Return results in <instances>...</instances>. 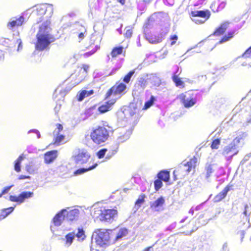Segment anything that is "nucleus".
Returning a JSON list of instances; mask_svg holds the SVG:
<instances>
[{"instance_id":"obj_1","label":"nucleus","mask_w":251,"mask_h":251,"mask_svg":"<svg viewBox=\"0 0 251 251\" xmlns=\"http://www.w3.org/2000/svg\"><path fill=\"white\" fill-rule=\"evenodd\" d=\"M50 22L47 20L39 27V31L36 35L37 39L35 45L36 49L38 50H43L55 40L53 35L50 33L51 28Z\"/></svg>"},{"instance_id":"obj_2","label":"nucleus","mask_w":251,"mask_h":251,"mask_svg":"<svg viewBox=\"0 0 251 251\" xmlns=\"http://www.w3.org/2000/svg\"><path fill=\"white\" fill-rule=\"evenodd\" d=\"M112 231L105 229H97L93 233L91 246V251H100L110 245Z\"/></svg>"},{"instance_id":"obj_3","label":"nucleus","mask_w":251,"mask_h":251,"mask_svg":"<svg viewBox=\"0 0 251 251\" xmlns=\"http://www.w3.org/2000/svg\"><path fill=\"white\" fill-rule=\"evenodd\" d=\"M247 136V134L246 133L241 132L233 139L230 144L224 148L222 154L226 157V160H231L233 156L237 154L239 145L240 143L243 144L244 140Z\"/></svg>"},{"instance_id":"obj_4","label":"nucleus","mask_w":251,"mask_h":251,"mask_svg":"<svg viewBox=\"0 0 251 251\" xmlns=\"http://www.w3.org/2000/svg\"><path fill=\"white\" fill-rule=\"evenodd\" d=\"M117 216V211L115 209L99 208L95 210L93 216L99 217L100 220L106 222L111 223Z\"/></svg>"},{"instance_id":"obj_5","label":"nucleus","mask_w":251,"mask_h":251,"mask_svg":"<svg viewBox=\"0 0 251 251\" xmlns=\"http://www.w3.org/2000/svg\"><path fill=\"white\" fill-rule=\"evenodd\" d=\"M109 136L108 130L102 126H99L94 129L90 135L92 141L98 145L104 143L108 139Z\"/></svg>"},{"instance_id":"obj_6","label":"nucleus","mask_w":251,"mask_h":251,"mask_svg":"<svg viewBox=\"0 0 251 251\" xmlns=\"http://www.w3.org/2000/svg\"><path fill=\"white\" fill-rule=\"evenodd\" d=\"M178 98L186 108L193 106L196 103L197 100L196 94L193 91L180 94Z\"/></svg>"},{"instance_id":"obj_7","label":"nucleus","mask_w":251,"mask_h":251,"mask_svg":"<svg viewBox=\"0 0 251 251\" xmlns=\"http://www.w3.org/2000/svg\"><path fill=\"white\" fill-rule=\"evenodd\" d=\"M197 158L194 156L188 162H182L178 168L174 171V174L181 173L183 175H187L196 166Z\"/></svg>"},{"instance_id":"obj_8","label":"nucleus","mask_w":251,"mask_h":251,"mask_svg":"<svg viewBox=\"0 0 251 251\" xmlns=\"http://www.w3.org/2000/svg\"><path fill=\"white\" fill-rule=\"evenodd\" d=\"M102 37L101 35L97 34L96 33H93L92 35L91 38V44L89 47V49H92V50L88 52H86L84 54V56L88 57L93 54L98 50L100 48V43Z\"/></svg>"},{"instance_id":"obj_9","label":"nucleus","mask_w":251,"mask_h":251,"mask_svg":"<svg viewBox=\"0 0 251 251\" xmlns=\"http://www.w3.org/2000/svg\"><path fill=\"white\" fill-rule=\"evenodd\" d=\"M73 157L77 164H82L88 162L90 155L85 149H76L74 152Z\"/></svg>"},{"instance_id":"obj_10","label":"nucleus","mask_w":251,"mask_h":251,"mask_svg":"<svg viewBox=\"0 0 251 251\" xmlns=\"http://www.w3.org/2000/svg\"><path fill=\"white\" fill-rule=\"evenodd\" d=\"M53 11L52 5L44 4L37 6L33 13L41 17L46 14L47 17H50L53 14Z\"/></svg>"},{"instance_id":"obj_11","label":"nucleus","mask_w":251,"mask_h":251,"mask_svg":"<svg viewBox=\"0 0 251 251\" xmlns=\"http://www.w3.org/2000/svg\"><path fill=\"white\" fill-rule=\"evenodd\" d=\"M34 193L29 191H24L21 192L18 196L11 195L9 200L12 202H17L19 203L24 202L25 200L31 198L33 197Z\"/></svg>"},{"instance_id":"obj_12","label":"nucleus","mask_w":251,"mask_h":251,"mask_svg":"<svg viewBox=\"0 0 251 251\" xmlns=\"http://www.w3.org/2000/svg\"><path fill=\"white\" fill-rule=\"evenodd\" d=\"M118 131L120 135L118 137L117 141L119 144H121L129 139L132 133V129L130 128L126 129L124 127H122L118 128Z\"/></svg>"},{"instance_id":"obj_13","label":"nucleus","mask_w":251,"mask_h":251,"mask_svg":"<svg viewBox=\"0 0 251 251\" xmlns=\"http://www.w3.org/2000/svg\"><path fill=\"white\" fill-rule=\"evenodd\" d=\"M126 88V86L124 83H120L116 87H112L106 93V98L110 97L113 95L114 96L122 93Z\"/></svg>"},{"instance_id":"obj_14","label":"nucleus","mask_w":251,"mask_h":251,"mask_svg":"<svg viewBox=\"0 0 251 251\" xmlns=\"http://www.w3.org/2000/svg\"><path fill=\"white\" fill-rule=\"evenodd\" d=\"M25 18L23 16L18 18L13 17L10 19L7 24V27L9 29H12L13 28L22 25Z\"/></svg>"},{"instance_id":"obj_15","label":"nucleus","mask_w":251,"mask_h":251,"mask_svg":"<svg viewBox=\"0 0 251 251\" xmlns=\"http://www.w3.org/2000/svg\"><path fill=\"white\" fill-rule=\"evenodd\" d=\"M66 212V209H63L59 211L53 217L52 219V223L54 225L56 226H61L63 221L66 218L65 213Z\"/></svg>"},{"instance_id":"obj_16","label":"nucleus","mask_w":251,"mask_h":251,"mask_svg":"<svg viewBox=\"0 0 251 251\" xmlns=\"http://www.w3.org/2000/svg\"><path fill=\"white\" fill-rule=\"evenodd\" d=\"M165 199L163 197H160L156 201L150 202L151 208L155 211H159L163 209L162 207L165 203Z\"/></svg>"},{"instance_id":"obj_17","label":"nucleus","mask_w":251,"mask_h":251,"mask_svg":"<svg viewBox=\"0 0 251 251\" xmlns=\"http://www.w3.org/2000/svg\"><path fill=\"white\" fill-rule=\"evenodd\" d=\"M58 156V151L53 150L48 151L44 154V162L46 164H50L53 162Z\"/></svg>"},{"instance_id":"obj_18","label":"nucleus","mask_w":251,"mask_h":251,"mask_svg":"<svg viewBox=\"0 0 251 251\" xmlns=\"http://www.w3.org/2000/svg\"><path fill=\"white\" fill-rule=\"evenodd\" d=\"M192 16H196L201 18H205V21L207 20L210 16V12L209 10H195L191 12Z\"/></svg>"},{"instance_id":"obj_19","label":"nucleus","mask_w":251,"mask_h":251,"mask_svg":"<svg viewBox=\"0 0 251 251\" xmlns=\"http://www.w3.org/2000/svg\"><path fill=\"white\" fill-rule=\"evenodd\" d=\"M79 215V211L77 209H74L68 211L66 209L65 213L66 218L69 221H73L76 219Z\"/></svg>"},{"instance_id":"obj_20","label":"nucleus","mask_w":251,"mask_h":251,"mask_svg":"<svg viewBox=\"0 0 251 251\" xmlns=\"http://www.w3.org/2000/svg\"><path fill=\"white\" fill-rule=\"evenodd\" d=\"M115 102V100H112L109 101H106L104 104H102L99 107V111L101 113H105L108 111H109L112 105Z\"/></svg>"},{"instance_id":"obj_21","label":"nucleus","mask_w":251,"mask_h":251,"mask_svg":"<svg viewBox=\"0 0 251 251\" xmlns=\"http://www.w3.org/2000/svg\"><path fill=\"white\" fill-rule=\"evenodd\" d=\"M229 191V187L227 186L220 193L217 194L214 198V202H219L224 199Z\"/></svg>"},{"instance_id":"obj_22","label":"nucleus","mask_w":251,"mask_h":251,"mask_svg":"<svg viewBox=\"0 0 251 251\" xmlns=\"http://www.w3.org/2000/svg\"><path fill=\"white\" fill-rule=\"evenodd\" d=\"M75 238V232H72L68 233L65 237V245L66 247H70L73 242Z\"/></svg>"},{"instance_id":"obj_23","label":"nucleus","mask_w":251,"mask_h":251,"mask_svg":"<svg viewBox=\"0 0 251 251\" xmlns=\"http://www.w3.org/2000/svg\"><path fill=\"white\" fill-rule=\"evenodd\" d=\"M149 82L154 86L158 87L161 83V79L154 75H151L148 78Z\"/></svg>"},{"instance_id":"obj_24","label":"nucleus","mask_w":251,"mask_h":251,"mask_svg":"<svg viewBox=\"0 0 251 251\" xmlns=\"http://www.w3.org/2000/svg\"><path fill=\"white\" fill-rule=\"evenodd\" d=\"M229 24V23L228 22H226L223 23L214 32V35L215 36H220L223 34L227 29Z\"/></svg>"},{"instance_id":"obj_25","label":"nucleus","mask_w":251,"mask_h":251,"mask_svg":"<svg viewBox=\"0 0 251 251\" xmlns=\"http://www.w3.org/2000/svg\"><path fill=\"white\" fill-rule=\"evenodd\" d=\"M158 179L163 180L165 182H168L170 179L169 172L166 170H163L160 171L157 175Z\"/></svg>"},{"instance_id":"obj_26","label":"nucleus","mask_w":251,"mask_h":251,"mask_svg":"<svg viewBox=\"0 0 251 251\" xmlns=\"http://www.w3.org/2000/svg\"><path fill=\"white\" fill-rule=\"evenodd\" d=\"M98 166L97 163H95L92 165L89 166L88 168H81L76 170L74 174L75 175H81L87 171L92 170L95 169Z\"/></svg>"},{"instance_id":"obj_27","label":"nucleus","mask_w":251,"mask_h":251,"mask_svg":"<svg viewBox=\"0 0 251 251\" xmlns=\"http://www.w3.org/2000/svg\"><path fill=\"white\" fill-rule=\"evenodd\" d=\"M25 158V155L23 153L15 161L14 169L17 172L21 171V163L22 161Z\"/></svg>"},{"instance_id":"obj_28","label":"nucleus","mask_w":251,"mask_h":251,"mask_svg":"<svg viewBox=\"0 0 251 251\" xmlns=\"http://www.w3.org/2000/svg\"><path fill=\"white\" fill-rule=\"evenodd\" d=\"M147 85V80L143 77H140L138 79L135 86L138 87V89L142 91Z\"/></svg>"},{"instance_id":"obj_29","label":"nucleus","mask_w":251,"mask_h":251,"mask_svg":"<svg viewBox=\"0 0 251 251\" xmlns=\"http://www.w3.org/2000/svg\"><path fill=\"white\" fill-rule=\"evenodd\" d=\"M14 209V207L13 206L2 209L0 213V220H1L6 217L13 212Z\"/></svg>"},{"instance_id":"obj_30","label":"nucleus","mask_w":251,"mask_h":251,"mask_svg":"<svg viewBox=\"0 0 251 251\" xmlns=\"http://www.w3.org/2000/svg\"><path fill=\"white\" fill-rule=\"evenodd\" d=\"M77 232H75V237H76L79 242H82L86 238L85 231L82 228H78Z\"/></svg>"},{"instance_id":"obj_31","label":"nucleus","mask_w":251,"mask_h":251,"mask_svg":"<svg viewBox=\"0 0 251 251\" xmlns=\"http://www.w3.org/2000/svg\"><path fill=\"white\" fill-rule=\"evenodd\" d=\"M94 93L93 90H83L77 95L78 101H82L85 97H88Z\"/></svg>"},{"instance_id":"obj_32","label":"nucleus","mask_w":251,"mask_h":251,"mask_svg":"<svg viewBox=\"0 0 251 251\" xmlns=\"http://www.w3.org/2000/svg\"><path fill=\"white\" fill-rule=\"evenodd\" d=\"M214 164H207L205 166L206 175L205 177L208 179L214 171Z\"/></svg>"},{"instance_id":"obj_33","label":"nucleus","mask_w":251,"mask_h":251,"mask_svg":"<svg viewBox=\"0 0 251 251\" xmlns=\"http://www.w3.org/2000/svg\"><path fill=\"white\" fill-rule=\"evenodd\" d=\"M155 39H153V36L147 37V39L150 43L152 44L159 43L162 42L163 40L162 37H161V36H160L159 34L158 35H155Z\"/></svg>"},{"instance_id":"obj_34","label":"nucleus","mask_w":251,"mask_h":251,"mask_svg":"<svg viewBox=\"0 0 251 251\" xmlns=\"http://www.w3.org/2000/svg\"><path fill=\"white\" fill-rule=\"evenodd\" d=\"M123 48L122 47H116L114 48L111 52V55L112 58L116 57L118 55L122 53Z\"/></svg>"},{"instance_id":"obj_35","label":"nucleus","mask_w":251,"mask_h":251,"mask_svg":"<svg viewBox=\"0 0 251 251\" xmlns=\"http://www.w3.org/2000/svg\"><path fill=\"white\" fill-rule=\"evenodd\" d=\"M127 230L126 228H121L119 230L116 237V240L121 239L123 237L125 236L127 234Z\"/></svg>"},{"instance_id":"obj_36","label":"nucleus","mask_w":251,"mask_h":251,"mask_svg":"<svg viewBox=\"0 0 251 251\" xmlns=\"http://www.w3.org/2000/svg\"><path fill=\"white\" fill-rule=\"evenodd\" d=\"M234 34V31L228 32L227 35H225L222 38V39L220 41V42H219L221 44V43L226 42L229 40L230 39H231L233 37Z\"/></svg>"},{"instance_id":"obj_37","label":"nucleus","mask_w":251,"mask_h":251,"mask_svg":"<svg viewBox=\"0 0 251 251\" xmlns=\"http://www.w3.org/2000/svg\"><path fill=\"white\" fill-rule=\"evenodd\" d=\"M176 74V73L172 76L173 80L175 83L176 86H181L183 84V82L178 78Z\"/></svg>"},{"instance_id":"obj_38","label":"nucleus","mask_w":251,"mask_h":251,"mask_svg":"<svg viewBox=\"0 0 251 251\" xmlns=\"http://www.w3.org/2000/svg\"><path fill=\"white\" fill-rule=\"evenodd\" d=\"M154 100V97L152 96H151L150 99L145 102L143 109H147L148 108H150L153 104Z\"/></svg>"},{"instance_id":"obj_39","label":"nucleus","mask_w":251,"mask_h":251,"mask_svg":"<svg viewBox=\"0 0 251 251\" xmlns=\"http://www.w3.org/2000/svg\"><path fill=\"white\" fill-rule=\"evenodd\" d=\"M135 73V70H132L130 71L124 78L123 81L126 83H128L132 76V75Z\"/></svg>"},{"instance_id":"obj_40","label":"nucleus","mask_w":251,"mask_h":251,"mask_svg":"<svg viewBox=\"0 0 251 251\" xmlns=\"http://www.w3.org/2000/svg\"><path fill=\"white\" fill-rule=\"evenodd\" d=\"M55 137V144H59L61 142H62L64 139V136L62 134H55V135H54Z\"/></svg>"},{"instance_id":"obj_41","label":"nucleus","mask_w":251,"mask_h":251,"mask_svg":"<svg viewBox=\"0 0 251 251\" xmlns=\"http://www.w3.org/2000/svg\"><path fill=\"white\" fill-rule=\"evenodd\" d=\"M221 143L220 139H216L214 140L211 145V148L212 149H218Z\"/></svg>"},{"instance_id":"obj_42","label":"nucleus","mask_w":251,"mask_h":251,"mask_svg":"<svg viewBox=\"0 0 251 251\" xmlns=\"http://www.w3.org/2000/svg\"><path fill=\"white\" fill-rule=\"evenodd\" d=\"M154 188L156 191H158L162 186L163 183L162 180L158 179L154 182Z\"/></svg>"},{"instance_id":"obj_43","label":"nucleus","mask_w":251,"mask_h":251,"mask_svg":"<svg viewBox=\"0 0 251 251\" xmlns=\"http://www.w3.org/2000/svg\"><path fill=\"white\" fill-rule=\"evenodd\" d=\"M92 114V109H87L85 110L84 114L81 115V118L83 120H84L89 117Z\"/></svg>"},{"instance_id":"obj_44","label":"nucleus","mask_w":251,"mask_h":251,"mask_svg":"<svg viewBox=\"0 0 251 251\" xmlns=\"http://www.w3.org/2000/svg\"><path fill=\"white\" fill-rule=\"evenodd\" d=\"M83 79V76L76 78L74 82L71 85V87L69 88L70 90L75 86L79 84Z\"/></svg>"},{"instance_id":"obj_45","label":"nucleus","mask_w":251,"mask_h":251,"mask_svg":"<svg viewBox=\"0 0 251 251\" xmlns=\"http://www.w3.org/2000/svg\"><path fill=\"white\" fill-rule=\"evenodd\" d=\"M244 214L246 216H249L251 213V206L248 204H246L244 207Z\"/></svg>"},{"instance_id":"obj_46","label":"nucleus","mask_w":251,"mask_h":251,"mask_svg":"<svg viewBox=\"0 0 251 251\" xmlns=\"http://www.w3.org/2000/svg\"><path fill=\"white\" fill-rule=\"evenodd\" d=\"M245 235V231L244 230H241L237 231L236 233L237 238L240 239L241 243L243 242L244 236Z\"/></svg>"},{"instance_id":"obj_47","label":"nucleus","mask_w":251,"mask_h":251,"mask_svg":"<svg viewBox=\"0 0 251 251\" xmlns=\"http://www.w3.org/2000/svg\"><path fill=\"white\" fill-rule=\"evenodd\" d=\"M192 20L195 22L197 24H201L203 23L205 20H202L201 18L196 17V16H192Z\"/></svg>"},{"instance_id":"obj_48","label":"nucleus","mask_w":251,"mask_h":251,"mask_svg":"<svg viewBox=\"0 0 251 251\" xmlns=\"http://www.w3.org/2000/svg\"><path fill=\"white\" fill-rule=\"evenodd\" d=\"M169 31V28L167 27H165L164 29H161V31L160 32V34H159L161 37H162V39L163 40L166 34L168 33Z\"/></svg>"},{"instance_id":"obj_49","label":"nucleus","mask_w":251,"mask_h":251,"mask_svg":"<svg viewBox=\"0 0 251 251\" xmlns=\"http://www.w3.org/2000/svg\"><path fill=\"white\" fill-rule=\"evenodd\" d=\"M107 150L106 149H102L100 150L97 153L99 158H102L105 155Z\"/></svg>"},{"instance_id":"obj_50","label":"nucleus","mask_w":251,"mask_h":251,"mask_svg":"<svg viewBox=\"0 0 251 251\" xmlns=\"http://www.w3.org/2000/svg\"><path fill=\"white\" fill-rule=\"evenodd\" d=\"M31 133L36 134L37 135V137L38 139H39L41 137L40 133L39 131V130H38L37 129H30L27 132V134H30Z\"/></svg>"},{"instance_id":"obj_51","label":"nucleus","mask_w":251,"mask_h":251,"mask_svg":"<svg viewBox=\"0 0 251 251\" xmlns=\"http://www.w3.org/2000/svg\"><path fill=\"white\" fill-rule=\"evenodd\" d=\"M244 58H251V47L247 49L246 51L242 54Z\"/></svg>"},{"instance_id":"obj_52","label":"nucleus","mask_w":251,"mask_h":251,"mask_svg":"<svg viewBox=\"0 0 251 251\" xmlns=\"http://www.w3.org/2000/svg\"><path fill=\"white\" fill-rule=\"evenodd\" d=\"M195 79H197L199 81H204L206 79V76L205 75H199L195 76Z\"/></svg>"},{"instance_id":"obj_53","label":"nucleus","mask_w":251,"mask_h":251,"mask_svg":"<svg viewBox=\"0 0 251 251\" xmlns=\"http://www.w3.org/2000/svg\"><path fill=\"white\" fill-rule=\"evenodd\" d=\"M145 197V195H140L138 200L136 201V204L139 205L142 203L144 201Z\"/></svg>"},{"instance_id":"obj_54","label":"nucleus","mask_w":251,"mask_h":251,"mask_svg":"<svg viewBox=\"0 0 251 251\" xmlns=\"http://www.w3.org/2000/svg\"><path fill=\"white\" fill-rule=\"evenodd\" d=\"M121 67V64L120 62L118 63L115 67H114L112 70L111 72L110 73V74L108 75H112L115 73V72L119 69Z\"/></svg>"},{"instance_id":"obj_55","label":"nucleus","mask_w":251,"mask_h":251,"mask_svg":"<svg viewBox=\"0 0 251 251\" xmlns=\"http://www.w3.org/2000/svg\"><path fill=\"white\" fill-rule=\"evenodd\" d=\"M63 126L60 124L57 125V128L55 129L53 132V135H55V134H58L59 132L62 130Z\"/></svg>"},{"instance_id":"obj_56","label":"nucleus","mask_w":251,"mask_h":251,"mask_svg":"<svg viewBox=\"0 0 251 251\" xmlns=\"http://www.w3.org/2000/svg\"><path fill=\"white\" fill-rule=\"evenodd\" d=\"M26 151H27L28 153H31L36 152L37 149L36 148L32 146H29L27 147Z\"/></svg>"},{"instance_id":"obj_57","label":"nucleus","mask_w":251,"mask_h":251,"mask_svg":"<svg viewBox=\"0 0 251 251\" xmlns=\"http://www.w3.org/2000/svg\"><path fill=\"white\" fill-rule=\"evenodd\" d=\"M178 37L176 35H172L170 37V40L172 41L171 45L173 46L176 43V41L177 40Z\"/></svg>"},{"instance_id":"obj_58","label":"nucleus","mask_w":251,"mask_h":251,"mask_svg":"<svg viewBox=\"0 0 251 251\" xmlns=\"http://www.w3.org/2000/svg\"><path fill=\"white\" fill-rule=\"evenodd\" d=\"M13 186V185H12L11 186L4 187L3 190L2 191V194L4 195L5 194H7Z\"/></svg>"},{"instance_id":"obj_59","label":"nucleus","mask_w":251,"mask_h":251,"mask_svg":"<svg viewBox=\"0 0 251 251\" xmlns=\"http://www.w3.org/2000/svg\"><path fill=\"white\" fill-rule=\"evenodd\" d=\"M176 226V222H174L171 224L167 228V230L172 231L173 229H175Z\"/></svg>"},{"instance_id":"obj_60","label":"nucleus","mask_w":251,"mask_h":251,"mask_svg":"<svg viewBox=\"0 0 251 251\" xmlns=\"http://www.w3.org/2000/svg\"><path fill=\"white\" fill-rule=\"evenodd\" d=\"M126 30L125 33V36L127 38L131 37L132 34L131 30L130 29H127V27L126 28Z\"/></svg>"},{"instance_id":"obj_61","label":"nucleus","mask_w":251,"mask_h":251,"mask_svg":"<svg viewBox=\"0 0 251 251\" xmlns=\"http://www.w3.org/2000/svg\"><path fill=\"white\" fill-rule=\"evenodd\" d=\"M222 250L223 251H229L228 245L227 243H225L223 244Z\"/></svg>"},{"instance_id":"obj_62","label":"nucleus","mask_w":251,"mask_h":251,"mask_svg":"<svg viewBox=\"0 0 251 251\" xmlns=\"http://www.w3.org/2000/svg\"><path fill=\"white\" fill-rule=\"evenodd\" d=\"M58 92H59L61 95V96H63L65 95L64 92H62V89H60L59 88H57L55 90L54 94H53V96H54L55 94L57 93Z\"/></svg>"},{"instance_id":"obj_63","label":"nucleus","mask_w":251,"mask_h":251,"mask_svg":"<svg viewBox=\"0 0 251 251\" xmlns=\"http://www.w3.org/2000/svg\"><path fill=\"white\" fill-rule=\"evenodd\" d=\"M89 67L87 65H84L83 66V69L81 70L80 71H82V73L84 74V75H86L87 73V70L88 69Z\"/></svg>"},{"instance_id":"obj_64","label":"nucleus","mask_w":251,"mask_h":251,"mask_svg":"<svg viewBox=\"0 0 251 251\" xmlns=\"http://www.w3.org/2000/svg\"><path fill=\"white\" fill-rule=\"evenodd\" d=\"M17 43L18 44V50H19L22 49V41L20 39H17Z\"/></svg>"}]
</instances>
